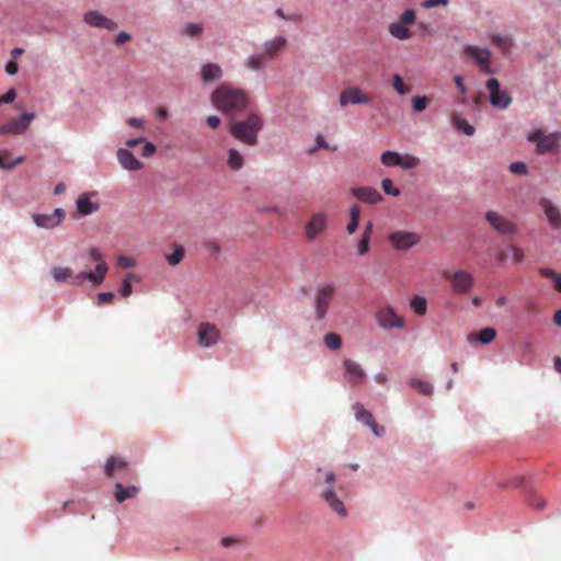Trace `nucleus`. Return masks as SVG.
Wrapping results in <instances>:
<instances>
[{
    "label": "nucleus",
    "instance_id": "obj_1",
    "mask_svg": "<svg viewBox=\"0 0 561 561\" xmlns=\"http://www.w3.org/2000/svg\"><path fill=\"white\" fill-rule=\"evenodd\" d=\"M90 259L95 262V271H83L77 275L73 274L69 267L55 266L50 273L54 279L58 283L67 282L71 279L75 285H82L84 280H90L93 285H101L107 273V265L103 259V254L100 249L92 248L89 251Z\"/></svg>",
    "mask_w": 561,
    "mask_h": 561
},
{
    "label": "nucleus",
    "instance_id": "obj_2",
    "mask_svg": "<svg viewBox=\"0 0 561 561\" xmlns=\"http://www.w3.org/2000/svg\"><path fill=\"white\" fill-rule=\"evenodd\" d=\"M214 106L226 114L229 118L245 111L249 105V98L241 89L221 84L211 94Z\"/></svg>",
    "mask_w": 561,
    "mask_h": 561
},
{
    "label": "nucleus",
    "instance_id": "obj_3",
    "mask_svg": "<svg viewBox=\"0 0 561 561\" xmlns=\"http://www.w3.org/2000/svg\"><path fill=\"white\" fill-rule=\"evenodd\" d=\"M230 134L245 145L254 146L257 142V134L263 128V119L255 112H249L244 119L229 118Z\"/></svg>",
    "mask_w": 561,
    "mask_h": 561
},
{
    "label": "nucleus",
    "instance_id": "obj_4",
    "mask_svg": "<svg viewBox=\"0 0 561 561\" xmlns=\"http://www.w3.org/2000/svg\"><path fill=\"white\" fill-rule=\"evenodd\" d=\"M335 294L333 284H321L316 288L314 312L318 320L325 318Z\"/></svg>",
    "mask_w": 561,
    "mask_h": 561
},
{
    "label": "nucleus",
    "instance_id": "obj_5",
    "mask_svg": "<svg viewBox=\"0 0 561 561\" xmlns=\"http://www.w3.org/2000/svg\"><path fill=\"white\" fill-rule=\"evenodd\" d=\"M527 139L530 142L537 144V153L545 154L548 152H552L559 147V141L561 140V133L553 131L548 135H543V131L541 129H537L534 133L529 134Z\"/></svg>",
    "mask_w": 561,
    "mask_h": 561
},
{
    "label": "nucleus",
    "instance_id": "obj_6",
    "mask_svg": "<svg viewBox=\"0 0 561 561\" xmlns=\"http://www.w3.org/2000/svg\"><path fill=\"white\" fill-rule=\"evenodd\" d=\"M324 481L328 484V486L321 493L322 499L330 506V508L333 512H335L340 517H346V507L344 506L343 502L336 496L335 492L332 490V486L335 483V474L333 472H327Z\"/></svg>",
    "mask_w": 561,
    "mask_h": 561
},
{
    "label": "nucleus",
    "instance_id": "obj_7",
    "mask_svg": "<svg viewBox=\"0 0 561 561\" xmlns=\"http://www.w3.org/2000/svg\"><path fill=\"white\" fill-rule=\"evenodd\" d=\"M486 89L490 92V103L493 107L505 110L511 105L512 98L507 91L501 90L497 79H489L486 81Z\"/></svg>",
    "mask_w": 561,
    "mask_h": 561
},
{
    "label": "nucleus",
    "instance_id": "obj_8",
    "mask_svg": "<svg viewBox=\"0 0 561 561\" xmlns=\"http://www.w3.org/2000/svg\"><path fill=\"white\" fill-rule=\"evenodd\" d=\"M107 478H128L133 474L129 462L122 456H111L104 466Z\"/></svg>",
    "mask_w": 561,
    "mask_h": 561
},
{
    "label": "nucleus",
    "instance_id": "obj_9",
    "mask_svg": "<svg viewBox=\"0 0 561 561\" xmlns=\"http://www.w3.org/2000/svg\"><path fill=\"white\" fill-rule=\"evenodd\" d=\"M444 277L450 280L453 291L458 295L467 294L473 286L472 275L463 270L445 272Z\"/></svg>",
    "mask_w": 561,
    "mask_h": 561
},
{
    "label": "nucleus",
    "instance_id": "obj_10",
    "mask_svg": "<svg viewBox=\"0 0 561 561\" xmlns=\"http://www.w3.org/2000/svg\"><path fill=\"white\" fill-rule=\"evenodd\" d=\"M376 320L382 329H402L404 319L396 313L392 307L385 306L376 312Z\"/></svg>",
    "mask_w": 561,
    "mask_h": 561
},
{
    "label": "nucleus",
    "instance_id": "obj_11",
    "mask_svg": "<svg viewBox=\"0 0 561 561\" xmlns=\"http://www.w3.org/2000/svg\"><path fill=\"white\" fill-rule=\"evenodd\" d=\"M463 55L472 58L486 75H492L493 69L490 66L491 51L488 48H479L477 46L467 45L463 47Z\"/></svg>",
    "mask_w": 561,
    "mask_h": 561
},
{
    "label": "nucleus",
    "instance_id": "obj_12",
    "mask_svg": "<svg viewBox=\"0 0 561 561\" xmlns=\"http://www.w3.org/2000/svg\"><path fill=\"white\" fill-rule=\"evenodd\" d=\"M485 220L491 227L502 234H514L516 233V225L494 210H489L485 214Z\"/></svg>",
    "mask_w": 561,
    "mask_h": 561
},
{
    "label": "nucleus",
    "instance_id": "obj_13",
    "mask_svg": "<svg viewBox=\"0 0 561 561\" xmlns=\"http://www.w3.org/2000/svg\"><path fill=\"white\" fill-rule=\"evenodd\" d=\"M66 213L62 208H56L51 214H33L34 224L43 229H54L65 219Z\"/></svg>",
    "mask_w": 561,
    "mask_h": 561
},
{
    "label": "nucleus",
    "instance_id": "obj_14",
    "mask_svg": "<svg viewBox=\"0 0 561 561\" xmlns=\"http://www.w3.org/2000/svg\"><path fill=\"white\" fill-rule=\"evenodd\" d=\"M35 115L33 113H23L20 118H13L9 123L0 125V135H21L23 134L30 126L31 122L34 119Z\"/></svg>",
    "mask_w": 561,
    "mask_h": 561
},
{
    "label": "nucleus",
    "instance_id": "obj_15",
    "mask_svg": "<svg viewBox=\"0 0 561 561\" xmlns=\"http://www.w3.org/2000/svg\"><path fill=\"white\" fill-rule=\"evenodd\" d=\"M388 239L392 247L399 251H407L416 245L421 240L419 234L409 231L393 232Z\"/></svg>",
    "mask_w": 561,
    "mask_h": 561
},
{
    "label": "nucleus",
    "instance_id": "obj_16",
    "mask_svg": "<svg viewBox=\"0 0 561 561\" xmlns=\"http://www.w3.org/2000/svg\"><path fill=\"white\" fill-rule=\"evenodd\" d=\"M339 102L341 106H347L350 104H368L370 102V98L359 88L351 87L341 92Z\"/></svg>",
    "mask_w": 561,
    "mask_h": 561
},
{
    "label": "nucleus",
    "instance_id": "obj_17",
    "mask_svg": "<svg viewBox=\"0 0 561 561\" xmlns=\"http://www.w3.org/2000/svg\"><path fill=\"white\" fill-rule=\"evenodd\" d=\"M328 227V215L323 211L312 214L305 226V232L309 240L316 239Z\"/></svg>",
    "mask_w": 561,
    "mask_h": 561
},
{
    "label": "nucleus",
    "instance_id": "obj_18",
    "mask_svg": "<svg viewBox=\"0 0 561 561\" xmlns=\"http://www.w3.org/2000/svg\"><path fill=\"white\" fill-rule=\"evenodd\" d=\"M220 336V331L215 324L202 323L198 327V343L203 347L215 345Z\"/></svg>",
    "mask_w": 561,
    "mask_h": 561
},
{
    "label": "nucleus",
    "instance_id": "obj_19",
    "mask_svg": "<svg viewBox=\"0 0 561 561\" xmlns=\"http://www.w3.org/2000/svg\"><path fill=\"white\" fill-rule=\"evenodd\" d=\"M83 20L93 27L106 28L108 31H114L117 27V24L113 20L107 19L98 11H88Z\"/></svg>",
    "mask_w": 561,
    "mask_h": 561
},
{
    "label": "nucleus",
    "instance_id": "obj_20",
    "mask_svg": "<svg viewBox=\"0 0 561 561\" xmlns=\"http://www.w3.org/2000/svg\"><path fill=\"white\" fill-rule=\"evenodd\" d=\"M96 193H84L77 198V210L81 216L91 215L100 209V203L92 201Z\"/></svg>",
    "mask_w": 561,
    "mask_h": 561
},
{
    "label": "nucleus",
    "instance_id": "obj_21",
    "mask_svg": "<svg viewBox=\"0 0 561 561\" xmlns=\"http://www.w3.org/2000/svg\"><path fill=\"white\" fill-rule=\"evenodd\" d=\"M343 367L345 368V377L347 381L352 385H359L363 382L366 374L362 366L351 359L343 360Z\"/></svg>",
    "mask_w": 561,
    "mask_h": 561
},
{
    "label": "nucleus",
    "instance_id": "obj_22",
    "mask_svg": "<svg viewBox=\"0 0 561 561\" xmlns=\"http://www.w3.org/2000/svg\"><path fill=\"white\" fill-rule=\"evenodd\" d=\"M117 159L119 164L128 171H138L144 167L128 149L119 148L117 150Z\"/></svg>",
    "mask_w": 561,
    "mask_h": 561
},
{
    "label": "nucleus",
    "instance_id": "obj_23",
    "mask_svg": "<svg viewBox=\"0 0 561 561\" xmlns=\"http://www.w3.org/2000/svg\"><path fill=\"white\" fill-rule=\"evenodd\" d=\"M287 46V39L284 36H276L273 39L266 41L263 45L266 59L275 58Z\"/></svg>",
    "mask_w": 561,
    "mask_h": 561
},
{
    "label": "nucleus",
    "instance_id": "obj_24",
    "mask_svg": "<svg viewBox=\"0 0 561 561\" xmlns=\"http://www.w3.org/2000/svg\"><path fill=\"white\" fill-rule=\"evenodd\" d=\"M352 194L360 202L377 204L382 201L381 194L373 187H357L352 190Z\"/></svg>",
    "mask_w": 561,
    "mask_h": 561
},
{
    "label": "nucleus",
    "instance_id": "obj_25",
    "mask_svg": "<svg viewBox=\"0 0 561 561\" xmlns=\"http://www.w3.org/2000/svg\"><path fill=\"white\" fill-rule=\"evenodd\" d=\"M540 206L549 220L550 225L559 228L561 227V214L559 209L548 199L542 198L540 201Z\"/></svg>",
    "mask_w": 561,
    "mask_h": 561
},
{
    "label": "nucleus",
    "instance_id": "obj_26",
    "mask_svg": "<svg viewBox=\"0 0 561 561\" xmlns=\"http://www.w3.org/2000/svg\"><path fill=\"white\" fill-rule=\"evenodd\" d=\"M138 493H139V488L136 485L124 486L122 483L115 484L114 497L119 503H122L128 499L136 497Z\"/></svg>",
    "mask_w": 561,
    "mask_h": 561
},
{
    "label": "nucleus",
    "instance_id": "obj_27",
    "mask_svg": "<svg viewBox=\"0 0 561 561\" xmlns=\"http://www.w3.org/2000/svg\"><path fill=\"white\" fill-rule=\"evenodd\" d=\"M201 73L204 82H210L220 79L222 70L218 65L209 62L203 66Z\"/></svg>",
    "mask_w": 561,
    "mask_h": 561
},
{
    "label": "nucleus",
    "instance_id": "obj_28",
    "mask_svg": "<svg viewBox=\"0 0 561 561\" xmlns=\"http://www.w3.org/2000/svg\"><path fill=\"white\" fill-rule=\"evenodd\" d=\"M491 43L505 55L510 54L513 47V38L508 35H492Z\"/></svg>",
    "mask_w": 561,
    "mask_h": 561
},
{
    "label": "nucleus",
    "instance_id": "obj_29",
    "mask_svg": "<svg viewBox=\"0 0 561 561\" xmlns=\"http://www.w3.org/2000/svg\"><path fill=\"white\" fill-rule=\"evenodd\" d=\"M389 33L398 38V39H408L411 37V32L408 28V25L401 23L400 21L393 22L389 26Z\"/></svg>",
    "mask_w": 561,
    "mask_h": 561
},
{
    "label": "nucleus",
    "instance_id": "obj_30",
    "mask_svg": "<svg viewBox=\"0 0 561 561\" xmlns=\"http://www.w3.org/2000/svg\"><path fill=\"white\" fill-rule=\"evenodd\" d=\"M496 337V331L493 328H484L482 329L478 335L470 334V341H479L482 344H489Z\"/></svg>",
    "mask_w": 561,
    "mask_h": 561
},
{
    "label": "nucleus",
    "instance_id": "obj_31",
    "mask_svg": "<svg viewBox=\"0 0 561 561\" xmlns=\"http://www.w3.org/2000/svg\"><path fill=\"white\" fill-rule=\"evenodd\" d=\"M353 410L355 411V417L358 422H362L365 425H369L374 421L373 414L364 408L363 404L356 403L353 405Z\"/></svg>",
    "mask_w": 561,
    "mask_h": 561
},
{
    "label": "nucleus",
    "instance_id": "obj_32",
    "mask_svg": "<svg viewBox=\"0 0 561 561\" xmlns=\"http://www.w3.org/2000/svg\"><path fill=\"white\" fill-rule=\"evenodd\" d=\"M451 122L455 128L463 131L467 136H472L476 131L474 127L469 124L466 119L461 118L459 115L454 114L451 116Z\"/></svg>",
    "mask_w": 561,
    "mask_h": 561
},
{
    "label": "nucleus",
    "instance_id": "obj_33",
    "mask_svg": "<svg viewBox=\"0 0 561 561\" xmlns=\"http://www.w3.org/2000/svg\"><path fill=\"white\" fill-rule=\"evenodd\" d=\"M359 216H360V208L358 205H353L351 208H350V217H351V220L350 222L347 224V227H346V230L350 234H353L357 228H358V222H359Z\"/></svg>",
    "mask_w": 561,
    "mask_h": 561
},
{
    "label": "nucleus",
    "instance_id": "obj_34",
    "mask_svg": "<svg viewBox=\"0 0 561 561\" xmlns=\"http://www.w3.org/2000/svg\"><path fill=\"white\" fill-rule=\"evenodd\" d=\"M539 274L545 278L552 279L554 289L561 293V274H558L556 271L548 267L540 268Z\"/></svg>",
    "mask_w": 561,
    "mask_h": 561
},
{
    "label": "nucleus",
    "instance_id": "obj_35",
    "mask_svg": "<svg viewBox=\"0 0 561 561\" xmlns=\"http://www.w3.org/2000/svg\"><path fill=\"white\" fill-rule=\"evenodd\" d=\"M409 385H410V387H412L413 389H416L420 393L425 394V396H430L433 392V387L427 381H422V380L412 378L409 380Z\"/></svg>",
    "mask_w": 561,
    "mask_h": 561
},
{
    "label": "nucleus",
    "instance_id": "obj_36",
    "mask_svg": "<svg viewBox=\"0 0 561 561\" xmlns=\"http://www.w3.org/2000/svg\"><path fill=\"white\" fill-rule=\"evenodd\" d=\"M410 306L411 309L419 316H424L427 311V301L424 297H413Z\"/></svg>",
    "mask_w": 561,
    "mask_h": 561
},
{
    "label": "nucleus",
    "instance_id": "obj_37",
    "mask_svg": "<svg viewBox=\"0 0 561 561\" xmlns=\"http://www.w3.org/2000/svg\"><path fill=\"white\" fill-rule=\"evenodd\" d=\"M400 156L396 151L387 150L382 152L380 160L386 167H399Z\"/></svg>",
    "mask_w": 561,
    "mask_h": 561
},
{
    "label": "nucleus",
    "instance_id": "obj_38",
    "mask_svg": "<svg viewBox=\"0 0 561 561\" xmlns=\"http://www.w3.org/2000/svg\"><path fill=\"white\" fill-rule=\"evenodd\" d=\"M138 279H139L138 276L134 273H128L126 275V277L123 280V284L121 286V289H119V293L124 298L129 297L133 293L131 280H138Z\"/></svg>",
    "mask_w": 561,
    "mask_h": 561
},
{
    "label": "nucleus",
    "instance_id": "obj_39",
    "mask_svg": "<svg viewBox=\"0 0 561 561\" xmlns=\"http://www.w3.org/2000/svg\"><path fill=\"white\" fill-rule=\"evenodd\" d=\"M323 342L329 350L335 351L342 346V339L339 334L330 332L324 335Z\"/></svg>",
    "mask_w": 561,
    "mask_h": 561
},
{
    "label": "nucleus",
    "instance_id": "obj_40",
    "mask_svg": "<svg viewBox=\"0 0 561 561\" xmlns=\"http://www.w3.org/2000/svg\"><path fill=\"white\" fill-rule=\"evenodd\" d=\"M265 59H266V57H265V55H263V53L251 55L247 59V66L252 70H260L264 67Z\"/></svg>",
    "mask_w": 561,
    "mask_h": 561
},
{
    "label": "nucleus",
    "instance_id": "obj_41",
    "mask_svg": "<svg viewBox=\"0 0 561 561\" xmlns=\"http://www.w3.org/2000/svg\"><path fill=\"white\" fill-rule=\"evenodd\" d=\"M185 250L182 245L175 244L171 254L167 255V261L170 265H178L184 257Z\"/></svg>",
    "mask_w": 561,
    "mask_h": 561
},
{
    "label": "nucleus",
    "instance_id": "obj_42",
    "mask_svg": "<svg viewBox=\"0 0 561 561\" xmlns=\"http://www.w3.org/2000/svg\"><path fill=\"white\" fill-rule=\"evenodd\" d=\"M228 165L233 170H239L243 165V157L236 149L229 150Z\"/></svg>",
    "mask_w": 561,
    "mask_h": 561
},
{
    "label": "nucleus",
    "instance_id": "obj_43",
    "mask_svg": "<svg viewBox=\"0 0 561 561\" xmlns=\"http://www.w3.org/2000/svg\"><path fill=\"white\" fill-rule=\"evenodd\" d=\"M419 165H420L419 158L411 156V154L400 156L399 167L402 168L403 170L414 169V168H417Z\"/></svg>",
    "mask_w": 561,
    "mask_h": 561
},
{
    "label": "nucleus",
    "instance_id": "obj_44",
    "mask_svg": "<svg viewBox=\"0 0 561 561\" xmlns=\"http://www.w3.org/2000/svg\"><path fill=\"white\" fill-rule=\"evenodd\" d=\"M392 85H393L394 90L401 95L407 94L411 91V87L405 84L403 82V79L399 75H393Z\"/></svg>",
    "mask_w": 561,
    "mask_h": 561
},
{
    "label": "nucleus",
    "instance_id": "obj_45",
    "mask_svg": "<svg viewBox=\"0 0 561 561\" xmlns=\"http://www.w3.org/2000/svg\"><path fill=\"white\" fill-rule=\"evenodd\" d=\"M430 99L427 96H413L412 98V107L415 112H422L426 108Z\"/></svg>",
    "mask_w": 561,
    "mask_h": 561
},
{
    "label": "nucleus",
    "instance_id": "obj_46",
    "mask_svg": "<svg viewBox=\"0 0 561 561\" xmlns=\"http://www.w3.org/2000/svg\"><path fill=\"white\" fill-rule=\"evenodd\" d=\"M381 187H382L383 192L388 195H391L394 197L400 195V190L393 186L392 181L390 179H383L381 181Z\"/></svg>",
    "mask_w": 561,
    "mask_h": 561
},
{
    "label": "nucleus",
    "instance_id": "obj_47",
    "mask_svg": "<svg viewBox=\"0 0 561 561\" xmlns=\"http://www.w3.org/2000/svg\"><path fill=\"white\" fill-rule=\"evenodd\" d=\"M416 20V14L413 10L411 9H408L405 10L401 16H400V22L405 24V25H412Z\"/></svg>",
    "mask_w": 561,
    "mask_h": 561
},
{
    "label": "nucleus",
    "instance_id": "obj_48",
    "mask_svg": "<svg viewBox=\"0 0 561 561\" xmlns=\"http://www.w3.org/2000/svg\"><path fill=\"white\" fill-rule=\"evenodd\" d=\"M510 171L514 174L526 175L528 173V168L524 162L518 161L513 162L510 165Z\"/></svg>",
    "mask_w": 561,
    "mask_h": 561
},
{
    "label": "nucleus",
    "instance_id": "obj_49",
    "mask_svg": "<svg viewBox=\"0 0 561 561\" xmlns=\"http://www.w3.org/2000/svg\"><path fill=\"white\" fill-rule=\"evenodd\" d=\"M117 263L123 268H130L134 267L136 264L133 257L126 255H119L117 257Z\"/></svg>",
    "mask_w": 561,
    "mask_h": 561
},
{
    "label": "nucleus",
    "instance_id": "obj_50",
    "mask_svg": "<svg viewBox=\"0 0 561 561\" xmlns=\"http://www.w3.org/2000/svg\"><path fill=\"white\" fill-rule=\"evenodd\" d=\"M203 27L199 24L190 23L185 26V33L188 36H197L202 33Z\"/></svg>",
    "mask_w": 561,
    "mask_h": 561
},
{
    "label": "nucleus",
    "instance_id": "obj_51",
    "mask_svg": "<svg viewBox=\"0 0 561 561\" xmlns=\"http://www.w3.org/2000/svg\"><path fill=\"white\" fill-rule=\"evenodd\" d=\"M115 298V295L111 291H106V293H100L98 295V304L99 305H103V304H111Z\"/></svg>",
    "mask_w": 561,
    "mask_h": 561
},
{
    "label": "nucleus",
    "instance_id": "obj_52",
    "mask_svg": "<svg viewBox=\"0 0 561 561\" xmlns=\"http://www.w3.org/2000/svg\"><path fill=\"white\" fill-rule=\"evenodd\" d=\"M25 160L24 157H19L16 158L15 160H13L12 162L10 163H7L3 161V159L0 157V167L4 170H11L13 169L14 167L21 164L23 161Z\"/></svg>",
    "mask_w": 561,
    "mask_h": 561
},
{
    "label": "nucleus",
    "instance_id": "obj_53",
    "mask_svg": "<svg viewBox=\"0 0 561 561\" xmlns=\"http://www.w3.org/2000/svg\"><path fill=\"white\" fill-rule=\"evenodd\" d=\"M369 240L368 238L366 237H362L360 241L358 242V247H357V253L359 255H364L368 252L369 250Z\"/></svg>",
    "mask_w": 561,
    "mask_h": 561
},
{
    "label": "nucleus",
    "instance_id": "obj_54",
    "mask_svg": "<svg viewBox=\"0 0 561 561\" xmlns=\"http://www.w3.org/2000/svg\"><path fill=\"white\" fill-rule=\"evenodd\" d=\"M529 504L537 510H542L546 506L545 500L538 495H533L529 499Z\"/></svg>",
    "mask_w": 561,
    "mask_h": 561
},
{
    "label": "nucleus",
    "instance_id": "obj_55",
    "mask_svg": "<svg viewBox=\"0 0 561 561\" xmlns=\"http://www.w3.org/2000/svg\"><path fill=\"white\" fill-rule=\"evenodd\" d=\"M16 98V92L14 89H10L5 94L0 96V105L4 103H11Z\"/></svg>",
    "mask_w": 561,
    "mask_h": 561
},
{
    "label": "nucleus",
    "instance_id": "obj_56",
    "mask_svg": "<svg viewBox=\"0 0 561 561\" xmlns=\"http://www.w3.org/2000/svg\"><path fill=\"white\" fill-rule=\"evenodd\" d=\"M154 152H156V146L150 141L145 142L144 148H142V156L148 158V157H151Z\"/></svg>",
    "mask_w": 561,
    "mask_h": 561
},
{
    "label": "nucleus",
    "instance_id": "obj_57",
    "mask_svg": "<svg viewBox=\"0 0 561 561\" xmlns=\"http://www.w3.org/2000/svg\"><path fill=\"white\" fill-rule=\"evenodd\" d=\"M205 248L208 251H211L215 254L220 253L221 248L217 241L210 240L205 242Z\"/></svg>",
    "mask_w": 561,
    "mask_h": 561
},
{
    "label": "nucleus",
    "instance_id": "obj_58",
    "mask_svg": "<svg viewBox=\"0 0 561 561\" xmlns=\"http://www.w3.org/2000/svg\"><path fill=\"white\" fill-rule=\"evenodd\" d=\"M448 0H426L423 2V7L426 9L435 8L437 5H447Z\"/></svg>",
    "mask_w": 561,
    "mask_h": 561
},
{
    "label": "nucleus",
    "instance_id": "obj_59",
    "mask_svg": "<svg viewBox=\"0 0 561 561\" xmlns=\"http://www.w3.org/2000/svg\"><path fill=\"white\" fill-rule=\"evenodd\" d=\"M454 82L456 84V87L458 88L459 92L465 95L466 92H467V88L465 85V82H463V78L461 76H456L454 78Z\"/></svg>",
    "mask_w": 561,
    "mask_h": 561
},
{
    "label": "nucleus",
    "instance_id": "obj_60",
    "mask_svg": "<svg viewBox=\"0 0 561 561\" xmlns=\"http://www.w3.org/2000/svg\"><path fill=\"white\" fill-rule=\"evenodd\" d=\"M368 426L371 428L373 433H374L377 437H381V436L385 434V427H383V426L378 425V424L375 422V420H374V421H373V423H370Z\"/></svg>",
    "mask_w": 561,
    "mask_h": 561
},
{
    "label": "nucleus",
    "instance_id": "obj_61",
    "mask_svg": "<svg viewBox=\"0 0 561 561\" xmlns=\"http://www.w3.org/2000/svg\"><path fill=\"white\" fill-rule=\"evenodd\" d=\"M513 257L517 263L523 262L524 260V251L518 247H512Z\"/></svg>",
    "mask_w": 561,
    "mask_h": 561
},
{
    "label": "nucleus",
    "instance_id": "obj_62",
    "mask_svg": "<svg viewBox=\"0 0 561 561\" xmlns=\"http://www.w3.org/2000/svg\"><path fill=\"white\" fill-rule=\"evenodd\" d=\"M131 36L126 33V32H121L117 34L116 38H115V44L116 45H122L128 41H130Z\"/></svg>",
    "mask_w": 561,
    "mask_h": 561
},
{
    "label": "nucleus",
    "instance_id": "obj_63",
    "mask_svg": "<svg viewBox=\"0 0 561 561\" xmlns=\"http://www.w3.org/2000/svg\"><path fill=\"white\" fill-rule=\"evenodd\" d=\"M206 122L207 125L213 129L218 128L220 125V118L216 115L208 116Z\"/></svg>",
    "mask_w": 561,
    "mask_h": 561
},
{
    "label": "nucleus",
    "instance_id": "obj_64",
    "mask_svg": "<svg viewBox=\"0 0 561 561\" xmlns=\"http://www.w3.org/2000/svg\"><path fill=\"white\" fill-rule=\"evenodd\" d=\"M19 68H18V64L15 61H9L5 66V71L9 75H15L18 72Z\"/></svg>",
    "mask_w": 561,
    "mask_h": 561
}]
</instances>
